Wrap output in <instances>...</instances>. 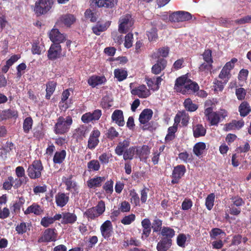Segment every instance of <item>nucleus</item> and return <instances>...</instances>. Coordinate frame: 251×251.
I'll return each mask as SVG.
<instances>
[{"label":"nucleus","mask_w":251,"mask_h":251,"mask_svg":"<svg viewBox=\"0 0 251 251\" xmlns=\"http://www.w3.org/2000/svg\"><path fill=\"white\" fill-rule=\"evenodd\" d=\"M70 96V92L68 90L64 91L62 94L61 101L59 103V106L65 109L68 108V105L65 103Z\"/></svg>","instance_id":"864d4df0"},{"label":"nucleus","mask_w":251,"mask_h":251,"mask_svg":"<svg viewBox=\"0 0 251 251\" xmlns=\"http://www.w3.org/2000/svg\"><path fill=\"white\" fill-rule=\"evenodd\" d=\"M56 87V83L54 81H50L47 84L46 98L50 99L51 95L54 92Z\"/></svg>","instance_id":"49530a36"},{"label":"nucleus","mask_w":251,"mask_h":251,"mask_svg":"<svg viewBox=\"0 0 251 251\" xmlns=\"http://www.w3.org/2000/svg\"><path fill=\"white\" fill-rule=\"evenodd\" d=\"M138 151V149L136 147H131L127 149L122 154L124 160H131L133 159L136 152Z\"/></svg>","instance_id":"4c0bfd02"},{"label":"nucleus","mask_w":251,"mask_h":251,"mask_svg":"<svg viewBox=\"0 0 251 251\" xmlns=\"http://www.w3.org/2000/svg\"><path fill=\"white\" fill-rule=\"evenodd\" d=\"M100 134V131L97 129H94L92 131L88 141L87 147L89 149L93 150L98 145Z\"/></svg>","instance_id":"4468645a"},{"label":"nucleus","mask_w":251,"mask_h":251,"mask_svg":"<svg viewBox=\"0 0 251 251\" xmlns=\"http://www.w3.org/2000/svg\"><path fill=\"white\" fill-rule=\"evenodd\" d=\"M106 79L104 76L93 75L88 79V83L93 87L101 85L105 82Z\"/></svg>","instance_id":"a878e982"},{"label":"nucleus","mask_w":251,"mask_h":251,"mask_svg":"<svg viewBox=\"0 0 251 251\" xmlns=\"http://www.w3.org/2000/svg\"><path fill=\"white\" fill-rule=\"evenodd\" d=\"M177 127L176 126H170L168 129V134H167L165 140L166 141H171L175 138V133L177 131Z\"/></svg>","instance_id":"5fc2aeb1"},{"label":"nucleus","mask_w":251,"mask_h":251,"mask_svg":"<svg viewBox=\"0 0 251 251\" xmlns=\"http://www.w3.org/2000/svg\"><path fill=\"white\" fill-rule=\"evenodd\" d=\"M130 196L131 197L130 201L132 203H133L135 205L139 204V198L134 190H132L130 191Z\"/></svg>","instance_id":"0e129e2a"},{"label":"nucleus","mask_w":251,"mask_h":251,"mask_svg":"<svg viewBox=\"0 0 251 251\" xmlns=\"http://www.w3.org/2000/svg\"><path fill=\"white\" fill-rule=\"evenodd\" d=\"M206 148L204 143L199 142L196 143L193 148V152L196 155L199 156L202 154Z\"/></svg>","instance_id":"a19ab883"},{"label":"nucleus","mask_w":251,"mask_h":251,"mask_svg":"<svg viewBox=\"0 0 251 251\" xmlns=\"http://www.w3.org/2000/svg\"><path fill=\"white\" fill-rule=\"evenodd\" d=\"M52 217L46 216L41 219L40 224L45 227H47L53 223Z\"/></svg>","instance_id":"680f3d73"},{"label":"nucleus","mask_w":251,"mask_h":251,"mask_svg":"<svg viewBox=\"0 0 251 251\" xmlns=\"http://www.w3.org/2000/svg\"><path fill=\"white\" fill-rule=\"evenodd\" d=\"M202 56L203 59L205 62L212 64L213 59L212 58V51L210 50H205L202 54Z\"/></svg>","instance_id":"e2e57ef3"},{"label":"nucleus","mask_w":251,"mask_h":251,"mask_svg":"<svg viewBox=\"0 0 251 251\" xmlns=\"http://www.w3.org/2000/svg\"><path fill=\"white\" fill-rule=\"evenodd\" d=\"M44 50V46L39 45V40H36L33 43L31 48L32 54L40 55Z\"/></svg>","instance_id":"a18cd8bd"},{"label":"nucleus","mask_w":251,"mask_h":251,"mask_svg":"<svg viewBox=\"0 0 251 251\" xmlns=\"http://www.w3.org/2000/svg\"><path fill=\"white\" fill-rule=\"evenodd\" d=\"M49 36L50 40L53 43H57L59 44L66 40V35L61 33L56 28L52 29L50 32Z\"/></svg>","instance_id":"2eb2a0df"},{"label":"nucleus","mask_w":251,"mask_h":251,"mask_svg":"<svg viewBox=\"0 0 251 251\" xmlns=\"http://www.w3.org/2000/svg\"><path fill=\"white\" fill-rule=\"evenodd\" d=\"M141 225L143 228L141 238L144 240L149 237L151 233V223L149 219L146 218L142 221Z\"/></svg>","instance_id":"b1692460"},{"label":"nucleus","mask_w":251,"mask_h":251,"mask_svg":"<svg viewBox=\"0 0 251 251\" xmlns=\"http://www.w3.org/2000/svg\"><path fill=\"white\" fill-rule=\"evenodd\" d=\"M133 95L137 96L140 98H146L151 95L150 91L145 85H141L132 89L131 91Z\"/></svg>","instance_id":"f3484780"},{"label":"nucleus","mask_w":251,"mask_h":251,"mask_svg":"<svg viewBox=\"0 0 251 251\" xmlns=\"http://www.w3.org/2000/svg\"><path fill=\"white\" fill-rule=\"evenodd\" d=\"M105 210V204L103 201H100L96 206L88 209L84 215L88 218L94 220L101 215Z\"/></svg>","instance_id":"7ed1b4c3"},{"label":"nucleus","mask_w":251,"mask_h":251,"mask_svg":"<svg viewBox=\"0 0 251 251\" xmlns=\"http://www.w3.org/2000/svg\"><path fill=\"white\" fill-rule=\"evenodd\" d=\"M87 132L86 127L81 126L75 129L74 135L77 139H82L86 136Z\"/></svg>","instance_id":"c03bdc74"},{"label":"nucleus","mask_w":251,"mask_h":251,"mask_svg":"<svg viewBox=\"0 0 251 251\" xmlns=\"http://www.w3.org/2000/svg\"><path fill=\"white\" fill-rule=\"evenodd\" d=\"M111 119L113 122L120 126H124L125 124L123 113L121 110H115L112 114Z\"/></svg>","instance_id":"5701e85b"},{"label":"nucleus","mask_w":251,"mask_h":251,"mask_svg":"<svg viewBox=\"0 0 251 251\" xmlns=\"http://www.w3.org/2000/svg\"><path fill=\"white\" fill-rule=\"evenodd\" d=\"M102 112L100 109H96L93 112H87L81 116V120L83 123L88 124L98 121L101 116Z\"/></svg>","instance_id":"f8f14e48"},{"label":"nucleus","mask_w":251,"mask_h":251,"mask_svg":"<svg viewBox=\"0 0 251 251\" xmlns=\"http://www.w3.org/2000/svg\"><path fill=\"white\" fill-rule=\"evenodd\" d=\"M135 220V215L131 214L125 216L121 220V223L125 225L131 224Z\"/></svg>","instance_id":"bf43d9fd"},{"label":"nucleus","mask_w":251,"mask_h":251,"mask_svg":"<svg viewBox=\"0 0 251 251\" xmlns=\"http://www.w3.org/2000/svg\"><path fill=\"white\" fill-rule=\"evenodd\" d=\"M133 25V21L129 14L120 17L119 20L118 30L121 33H126L129 31Z\"/></svg>","instance_id":"39448f33"},{"label":"nucleus","mask_w":251,"mask_h":251,"mask_svg":"<svg viewBox=\"0 0 251 251\" xmlns=\"http://www.w3.org/2000/svg\"><path fill=\"white\" fill-rule=\"evenodd\" d=\"M61 52V46L59 44H53L48 50V56L50 59L54 60L60 57Z\"/></svg>","instance_id":"a211bd4d"},{"label":"nucleus","mask_w":251,"mask_h":251,"mask_svg":"<svg viewBox=\"0 0 251 251\" xmlns=\"http://www.w3.org/2000/svg\"><path fill=\"white\" fill-rule=\"evenodd\" d=\"M239 111L242 117H245L251 112V107L248 102L244 101L239 106Z\"/></svg>","instance_id":"72a5a7b5"},{"label":"nucleus","mask_w":251,"mask_h":251,"mask_svg":"<svg viewBox=\"0 0 251 251\" xmlns=\"http://www.w3.org/2000/svg\"><path fill=\"white\" fill-rule=\"evenodd\" d=\"M175 89L183 94H190L198 91V84L185 76L178 77L176 81Z\"/></svg>","instance_id":"f257e3e1"},{"label":"nucleus","mask_w":251,"mask_h":251,"mask_svg":"<svg viewBox=\"0 0 251 251\" xmlns=\"http://www.w3.org/2000/svg\"><path fill=\"white\" fill-rule=\"evenodd\" d=\"M100 164L97 160H92L87 164V167L90 171H98L100 169Z\"/></svg>","instance_id":"de8ad7c7"},{"label":"nucleus","mask_w":251,"mask_h":251,"mask_svg":"<svg viewBox=\"0 0 251 251\" xmlns=\"http://www.w3.org/2000/svg\"><path fill=\"white\" fill-rule=\"evenodd\" d=\"M72 124L73 119L71 116H59L56 120L53 131L56 134H64L69 131Z\"/></svg>","instance_id":"f03ea898"},{"label":"nucleus","mask_w":251,"mask_h":251,"mask_svg":"<svg viewBox=\"0 0 251 251\" xmlns=\"http://www.w3.org/2000/svg\"><path fill=\"white\" fill-rule=\"evenodd\" d=\"M43 170V166L41 162L39 160H35L28 166L26 172L28 176L31 179H36L41 177Z\"/></svg>","instance_id":"20e7f679"},{"label":"nucleus","mask_w":251,"mask_h":251,"mask_svg":"<svg viewBox=\"0 0 251 251\" xmlns=\"http://www.w3.org/2000/svg\"><path fill=\"white\" fill-rule=\"evenodd\" d=\"M192 18L191 14L183 11L175 12L169 16V20L173 22H180L188 21Z\"/></svg>","instance_id":"1a4fd4ad"},{"label":"nucleus","mask_w":251,"mask_h":251,"mask_svg":"<svg viewBox=\"0 0 251 251\" xmlns=\"http://www.w3.org/2000/svg\"><path fill=\"white\" fill-rule=\"evenodd\" d=\"M178 158L184 163H187L192 161V155L186 151L179 153L178 154Z\"/></svg>","instance_id":"13d9d810"},{"label":"nucleus","mask_w":251,"mask_h":251,"mask_svg":"<svg viewBox=\"0 0 251 251\" xmlns=\"http://www.w3.org/2000/svg\"><path fill=\"white\" fill-rule=\"evenodd\" d=\"M77 220V216L74 213L70 212L63 213L62 224H74Z\"/></svg>","instance_id":"473e14b6"},{"label":"nucleus","mask_w":251,"mask_h":251,"mask_svg":"<svg viewBox=\"0 0 251 251\" xmlns=\"http://www.w3.org/2000/svg\"><path fill=\"white\" fill-rule=\"evenodd\" d=\"M55 200L56 205L59 207H63L65 206L69 201V194L59 192L55 195Z\"/></svg>","instance_id":"6ab92c4d"},{"label":"nucleus","mask_w":251,"mask_h":251,"mask_svg":"<svg viewBox=\"0 0 251 251\" xmlns=\"http://www.w3.org/2000/svg\"><path fill=\"white\" fill-rule=\"evenodd\" d=\"M152 111L150 109H145L141 113L139 120L142 124H145L148 122L152 118Z\"/></svg>","instance_id":"c756f323"},{"label":"nucleus","mask_w":251,"mask_h":251,"mask_svg":"<svg viewBox=\"0 0 251 251\" xmlns=\"http://www.w3.org/2000/svg\"><path fill=\"white\" fill-rule=\"evenodd\" d=\"M204 115L211 126H217L221 121L216 112H213L212 107H208L204 111Z\"/></svg>","instance_id":"ddd939ff"},{"label":"nucleus","mask_w":251,"mask_h":251,"mask_svg":"<svg viewBox=\"0 0 251 251\" xmlns=\"http://www.w3.org/2000/svg\"><path fill=\"white\" fill-rule=\"evenodd\" d=\"M119 135V132L117 131L116 129L113 127H110L107 130V132L106 133L107 138L111 140L118 137Z\"/></svg>","instance_id":"4d7b16f0"},{"label":"nucleus","mask_w":251,"mask_h":251,"mask_svg":"<svg viewBox=\"0 0 251 251\" xmlns=\"http://www.w3.org/2000/svg\"><path fill=\"white\" fill-rule=\"evenodd\" d=\"M75 21V18L72 15H64L62 16L58 21L67 26H70Z\"/></svg>","instance_id":"f704fd0d"},{"label":"nucleus","mask_w":251,"mask_h":251,"mask_svg":"<svg viewBox=\"0 0 251 251\" xmlns=\"http://www.w3.org/2000/svg\"><path fill=\"white\" fill-rule=\"evenodd\" d=\"M234 22L237 25L251 23V15L246 16L241 19L235 20Z\"/></svg>","instance_id":"774afa93"},{"label":"nucleus","mask_w":251,"mask_h":251,"mask_svg":"<svg viewBox=\"0 0 251 251\" xmlns=\"http://www.w3.org/2000/svg\"><path fill=\"white\" fill-rule=\"evenodd\" d=\"M212 69V64L206 63H203L201 64L199 67V70L201 72H204L205 74H207L208 72H211Z\"/></svg>","instance_id":"052dcab7"},{"label":"nucleus","mask_w":251,"mask_h":251,"mask_svg":"<svg viewBox=\"0 0 251 251\" xmlns=\"http://www.w3.org/2000/svg\"><path fill=\"white\" fill-rule=\"evenodd\" d=\"M15 173L17 177L19 179H16L15 181L16 182L13 185L15 188H18L20 187L22 184H26L28 180L27 177L25 176V170L23 167L18 166L16 168Z\"/></svg>","instance_id":"9d476101"},{"label":"nucleus","mask_w":251,"mask_h":251,"mask_svg":"<svg viewBox=\"0 0 251 251\" xmlns=\"http://www.w3.org/2000/svg\"><path fill=\"white\" fill-rule=\"evenodd\" d=\"M114 74L115 77L119 81H121L125 79L127 75L126 71L123 69H115L114 71Z\"/></svg>","instance_id":"79ce46f5"},{"label":"nucleus","mask_w":251,"mask_h":251,"mask_svg":"<svg viewBox=\"0 0 251 251\" xmlns=\"http://www.w3.org/2000/svg\"><path fill=\"white\" fill-rule=\"evenodd\" d=\"M109 24H105L104 25H97L93 27V31L96 35H100L101 32L105 31L109 26Z\"/></svg>","instance_id":"603ef678"},{"label":"nucleus","mask_w":251,"mask_h":251,"mask_svg":"<svg viewBox=\"0 0 251 251\" xmlns=\"http://www.w3.org/2000/svg\"><path fill=\"white\" fill-rule=\"evenodd\" d=\"M161 234L164 237L163 238H173L175 234V230L168 226H164L161 230Z\"/></svg>","instance_id":"58836bf2"},{"label":"nucleus","mask_w":251,"mask_h":251,"mask_svg":"<svg viewBox=\"0 0 251 251\" xmlns=\"http://www.w3.org/2000/svg\"><path fill=\"white\" fill-rule=\"evenodd\" d=\"M105 180L104 177L96 176L89 179L87 181V184L89 188L95 189L97 187L101 186L103 182Z\"/></svg>","instance_id":"393cba45"},{"label":"nucleus","mask_w":251,"mask_h":251,"mask_svg":"<svg viewBox=\"0 0 251 251\" xmlns=\"http://www.w3.org/2000/svg\"><path fill=\"white\" fill-rule=\"evenodd\" d=\"M215 195L213 193L209 195L206 199L205 205L208 210H211L214 205Z\"/></svg>","instance_id":"6e6d98bb"},{"label":"nucleus","mask_w":251,"mask_h":251,"mask_svg":"<svg viewBox=\"0 0 251 251\" xmlns=\"http://www.w3.org/2000/svg\"><path fill=\"white\" fill-rule=\"evenodd\" d=\"M53 0H38L35 3L34 11L37 14H43L51 8Z\"/></svg>","instance_id":"0eeeda50"},{"label":"nucleus","mask_w":251,"mask_h":251,"mask_svg":"<svg viewBox=\"0 0 251 251\" xmlns=\"http://www.w3.org/2000/svg\"><path fill=\"white\" fill-rule=\"evenodd\" d=\"M43 207L37 203L34 202L26 208L24 211V213L25 215L33 214L38 216L43 213Z\"/></svg>","instance_id":"412c9836"},{"label":"nucleus","mask_w":251,"mask_h":251,"mask_svg":"<svg viewBox=\"0 0 251 251\" xmlns=\"http://www.w3.org/2000/svg\"><path fill=\"white\" fill-rule=\"evenodd\" d=\"M57 233L54 228H47L39 238V242H54L57 240Z\"/></svg>","instance_id":"6e6552de"},{"label":"nucleus","mask_w":251,"mask_h":251,"mask_svg":"<svg viewBox=\"0 0 251 251\" xmlns=\"http://www.w3.org/2000/svg\"><path fill=\"white\" fill-rule=\"evenodd\" d=\"M185 171L186 169L184 165H179L175 167L172 173V177L174 179L172 180V182L173 183H176L177 180L184 175Z\"/></svg>","instance_id":"aec40b11"},{"label":"nucleus","mask_w":251,"mask_h":251,"mask_svg":"<svg viewBox=\"0 0 251 251\" xmlns=\"http://www.w3.org/2000/svg\"><path fill=\"white\" fill-rule=\"evenodd\" d=\"M169 49L168 47H162L159 49L156 52L152 55L153 58H157L160 57H166L168 56Z\"/></svg>","instance_id":"37998d69"},{"label":"nucleus","mask_w":251,"mask_h":251,"mask_svg":"<svg viewBox=\"0 0 251 251\" xmlns=\"http://www.w3.org/2000/svg\"><path fill=\"white\" fill-rule=\"evenodd\" d=\"M24 200L22 198L19 199V201L15 203L11 207V210L12 212L15 213L18 212L20 211L21 206L24 203Z\"/></svg>","instance_id":"69168bd1"},{"label":"nucleus","mask_w":251,"mask_h":251,"mask_svg":"<svg viewBox=\"0 0 251 251\" xmlns=\"http://www.w3.org/2000/svg\"><path fill=\"white\" fill-rule=\"evenodd\" d=\"M62 181L65 185L66 189L72 194L75 195L79 193V186L76 181L73 180L72 175L63 176L62 177Z\"/></svg>","instance_id":"423d86ee"},{"label":"nucleus","mask_w":251,"mask_h":251,"mask_svg":"<svg viewBox=\"0 0 251 251\" xmlns=\"http://www.w3.org/2000/svg\"><path fill=\"white\" fill-rule=\"evenodd\" d=\"M165 60L161 59L160 61H158L157 63L154 65L152 67V72L155 74H159L161 71L165 68L166 65Z\"/></svg>","instance_id":"ea45409f"},{"label":"nucleus","mask_w":251,"mask_h":251,"mask_svg":"<svg viewBox=\"0 0 251 251\" xmlns=\"http://www.w3.org/2000/svg\"><path fill=\"white\" fill-rule=\"evenodd\" d=\"M14 151H15V148L14 144L12 142H7L0 153V156L5 159L7 158V156L13 154Z\"/></svg>","instance_id":"cd10ccee"},{"label":"nucleus","mask_w":251,"mask_h":251,"mask_svg":"<svg viewBox=\"0 0 251 251\" xmlns=\"http://www.w3.org/2000/svg\"><path fill=\"white\" fill-rule=\"evenodd\" d=\"M100 230L102 236L104 239L109 238L113 233V226L109 220L105 221L100 226Z\"/></svg>","instance_id":"dca6fc26"},{"label":"nucleus","mask_w":251,"mask_h":251,"mask_svg":"<svg viewBox=\"0 0 251 251\" xmlns=\"http://www.w3.org/2000/svg\"><path fill=\"white\" fill-rule=\"evenodd\" d=\"M85 16L87 19H90L92 22L96 21L97 19V15L96 13L92 12L90 9H87L85 12Z\"/></svg>","instance_id":"338daca9"},{"label":"nucleus","mask_w":251,"mask_h":251,"mask_svg":"<svg viewBox=\"0 0 251 251\" xmlns=\"http://www.w3.org/2000/svg\"><path fill=\"white\" fill-rule=\"evenodd\" d=\"M244 125V122L241 120L239 121L233 120L231 122L226 125L227 131L233 130H239Z\"/></svg>","instance_id":"2f4dec72"},{"label":"nucleus","mask_w":251,"mask_h":251,"mask_svg":"<svg viewBox=\"0 0 251 251\" xmlns=\"http://www.w3.org/2000/svg\"><path fill=\"white\" fill-rule=\"evenodd\" d=\"M114 182L111 179L107 180L103 186V189L106 194L111 195L113 192Z\"/></svg>","instance_id":"3c124183"},{"label":"nucleus","mask_w":251,"mask_h":251,"mask_svg":"<svg viewBox=\"0 0 251 251\" xmlns=\"http://www.w3.org/2000/svg\"><path fill=\"white\" fill-rule=\"evenodd\" d=\"M129 144L130 142L127 139L120 142L115 149L116 154L119 156L122 155L126 150L127 149Z\"/></svg>","instance_id":"c85d7f7f"},{"label":"nucleus","mask_w":251,"mask_h":251,"mask_svg":"<svg viewBox=\"0 0 251 251\" xmlns=\"http://www.w3.org/2000/svg\"><path fill=\"white\" fill-rule=\"evenodd\" d=\"M66 155L65 150L56 151L53 158V161L55 164H61L64 160Z\"/></svg>","instance_id":"c9c22d12"},{"label":"nucleus","mask_w":251,"mask_h":251,"mask_svg":"<svg viewBox=\"0 0 251 251\" xmlns=\"http://www.w3.org/2000/svg\"><path fill=\"white\" fill-rule=\"evenodd\" d=\"M193 134L195 137L198 138L203 136L206 133V129L202 125H197L193 128Z\"/></svg>","instance_id":"e433bc0d"},{"label":"nucleus","mask_w":251,"mask_h":251,"mask_svg":"<svg viewBox=\"0 0 251 251\" xmlns=\"http://www.w3.org/2000/svg\"><path fill=\"white\" fill-rule=\"evenodd\" d=\"M172 240L170 238H162L157 243L156 249L158 251H166L172 245Z\"/></svg>","instance_id":"bb28decb"},{"label":"nucleus","mask_w":251,"mask_h":251,"mask_svg":"<svg viewBox=\"0 0 251 251\" xmlns=\"http://www.w3.org/2000/svg\"><path fill=\"white\" fill-rule=\"evenodd\" d=\"M184 106L186 109L190 112L196 111L198 109V106L193 103L190 99H187L184 101Z\"/></svg>","instance_id":"09e8293b"},{"label":"nucleus","mask_w":251,"mask_h":251,"mask_svg":"<svg viewBox=\"0 0 251 251\" xmlns=\"http://www.w3.org/2000/svg\"><path fill=\"white\" fill-rule=\"evenodd\" d=\"M162 79L161 77H153L147 79V84L149 87L153 91H156L159 88V85Z\"/></svg>","instance_id":"7c9ffc66"},{"label":"nucleus","mask_w":251,"mask_h":251,"mask_svg":"<svg viewBox=\"0 0 251 251\" xmlns=\"http://www.w3.org/2000/svg\"><path fill=\"white\" fill-rule=\"evenodd\" d=\"M33 125V120L31 117L26 118L23 123V129L25 133H28L31 129Z\"/></svg>","instance_id":"8fccbe9b"},{"label":"nucleus","mask_w":251,"mask_h":251,"mask_svg":"<svg viewBox=\"0 0 251 251\" xmlns=\"http://www.w3.org/2000/svg\"><path fill=\"white\" fill-rule=\"evenodd\" d=\"M99 7L112 8L116 6L118 0H92Z\"/></svg>","instance_id":"4be33fe9"},{"label":"nucleus","mask_w":251,"mask_h":251,"mask_svg":"<svg viewBox=\"0 0 251 251\" xmlns=\"http://www.w3.org/2000/svg\"><path fill=\"white\" fill-rule=\"evenodd\" d=\"M237 61V59L233 58L230 61L227 62L223 68L219 77L222 79H228L230 76V71L234 68V64Z\"/></svg>","instance_id":"9b49d317"}]
</instances>
